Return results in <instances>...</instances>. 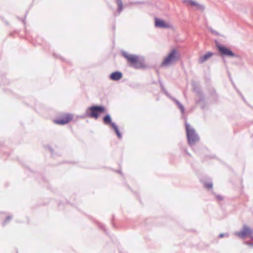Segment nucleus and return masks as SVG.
<instances>
[{
    "mask_svg": "<svg viewBox=\"0 0 253 253\" xmlns=\"http://www.w3.org/2000/svg\"><path fill=\"white\" fill-rule=\"evenodd\" d=\"M180 58V54L175 48L171 49L163 58L161 64L162 67H169L174 65Z\"/></svg>",
    "mask_w": 253,
    "mask_h": 253,
    "instance_id": "1",
    "label": "nucleus"
},
{
    "mask_svg": "<svg viewBox=\"0 0 253 253\" xmlns=\"http://www.w3.org/2000/svg\"><path fill=\"white\" fill-rule=\"evenodd\" d=\"M122 54L126 58L127 62L134 68L140 69L145 66L144 58L143 56L129 54L125 51H123Z\"/></svg>",
    "mask_w": 253,
    "mask_h": 253,
    "instance_id": "2",
    "label": "nucleus"
},
{
    "mask_svg": "<svg viewBox=\"0 0 253 253\" xmlns=\"http://www.w3.org/2000/svg\"><path fill=\"white\" fill-rule=\"evenodd\" d=\"M105 111V108L103 106H92L86 109L85 114L82 118L89 117L96 120L98 118L99 114L104 113Z\"/></svg>",
    "mask_w": 253,
    "mask_h": 253,
    "instance_id": "3",
    "label": "nucleus"
},
{
    "mask_svg": "<svg viewBox=\"0 0 253 253\" xmlns=\"http://www.w3.org/2000/svg\"><path fill=\"white\" fill-rule=\"evenodd\" d=\"M253 233V230L252 228L246 225H244L242 229L240 231L235 232L234 235L242 239H245L247 236H251V239L253 240V236H251ZM245 244L251 248L253 247V243L247 241Z\"/></svg>",
    "mask_w": 253,
    "mask_h": 253,
    "instance_id": "4",
    "label": "nucleus"
},
{
    "mask_svg": "<svg viewBox=\"0 0 253 253\" xmlns=\"http://www.w3.org/2000/svg\"><path fill=\"white\" fill-rule=\"evenodd\" d=\"M188 142L190 146H193L199 141V137L195 129L188 124L185 123Z\"/></svg>",
    "mask_w": 253,
    "mask_h": 253,
    "instance_id": "5",
    "label": "nucleus"
},
{
    "mask_svg": "<svg viewBox=\"0 0 253 253\" xmlns=\"http://www.w3.org/2000/svg\"><path fill=\"white\" fill-rule=\"evenodd\" d=\"M216 47L219 50L220 54L222 56H228V57H236V54H235L231 50H230L229 48L226 47L225 46H223V45L217 43L216 44Z\"/></svg>",
    "mask_w": 253,
    "mask_h": 253,
    "instance_id": "6",
    "label": "nucleus"
},
{
    "mask_svg": "<svg viewBox=\"0 0 253 253\" xmlns=\"http://www.w3.org/2000/svg\"><path fill=\"white\" fill-rule=\"evenodd\" d=\"M103 122L105 125H109L115 131L119 138H121L122 137V135L119 130L118 127L114 123L112 122L111 118L110 115H107L106 116H105L103 118Z\"/></svg>",
    "mask_w": 253,
    "mask_h": 253,
    "instance_id": "7",
    "label": "nucleus"
},
{
    "mask_svg": "<svg viewBox=\"0 0 253 253\" xmlns=\"http://www.w3.org/2000/svg\"><path fill=\"white\" fill-rule=\"evenodd\" d=\"M183 2L187 5L190 6L196 10L203 11L205 10V6L197 1L193 0H183Z\"/></svg>",
    "mask_w": 253,
    "mask_h": 253,
    "instance_id": "8",
    "label": "nucleus"
},
{
    "mask_svg": "<svg viewBox=\"0 0 253 253\" xmlns=\"http://www.w3.org/2000/svg\"><path fill=\"white\" fill-rule=\"evenodd\" d=\"M155 26L157 28L161 29H169L172 28V25L169 23L158 18H155Z\"/></svg>",
    "mask_w": 253,
    "mask_h": 253,
    "instance_id": "9",
    "label": "nucleus"
},
{
    "mask_svg": "<svg viewBox=\"0 0 253 253\" xmlns=\"http://www.w3.org/2000/svg\"><path fill=\"white\" fill-rule=\"evenodd\" d=\"M73 118V115L70 114H66L63 118L55 120L56 124L64 125L69 123Z\"/></svg>",
    "mask_w": 253,
    "mask_h": 253,
    "instance_id": "10",
    "label": "nucleus"
},
{
    "mask_svg": "<svg viewBox=\"0 0 253 253\" xmlns=\"http://www.w3.org/2000/svg\"><path fill=\"white\" fill-rule=\"evenodd\" d=\"M213 55V53L211 52H209L201 56L199 58V62L200 63H203L205 61H207L210 58H211Z\"/></svg>",
    "mask_w": 253,
    "mask_h": 253,
    "instance_id": "11",
    "label": "nucleus"
},
{
    "mask_svg": "<svg viewBox=\"0 0 253 253\" xmlns=\"http://www.w3.org/2000/svg\"><path fill=\"white\" fill-rule=\"evenodd\" d=\"M123 77L122 73L119 71L112 73L110 75V79L112 81H118Z\"/></svg>",
    "mask_w": 253,
    "mask_h": 253,
    "instance_id": "12",
    "label": "nucleus"
},
{
    "mask_svg": "<svg viewBox=\"0 0 253 253\" xmlns=\"http://www.w3.org/2000/svg\"><path fill=\"white\" fill-rule=\"evenodd\" d=\"M116 2L118 6V11L119 13H120L123 10V3L121 0H116Z\"/></svg>",
    "mask_w": 253,
    "mask_h": 253,
    "instance_id": "13",
    "label": "nucleus"
},
{
    "mask_svg": "<svg viewBox=\"0 0 253 253\" xmlns=\"http://www.w3.org/2000/svg\"><path fill=\"white\" fill-rule=\"evenodd\" d=\"M205 187L208 189H211L213 186L212 183L211 181H207L204 182Z\"/></svg>",
    "mask_w": 253,
    "mask_h": 253,
    "instance_id": "14",
    "label": "nucleus"
},
{
    "mask_svg": "<svg viewBox=\"0 0 253 253\" xmlns=\"http://www.w3.org/2000/svg\"><path fill=\"white\" fill-rule=\"evenodd\" d=\"M175 103L178 106L179 109L181 110V113L183 114L184 111V108L183 106L177 100H175Z\"/></svg>",
    "mask_w": 253,
    "mask_h": 253,
    "instance_id": "15",
    "label": "nucleus"
},
{
    "mask_svg": "<svg viewBox=\"0 0 253 253\" xmlns=\"http://www.w3.org/2000/svg\"><path fill=\"white\" fill-rule=\"evenodd\" d=\"M175 103L178 106L179 109L181 110V113L183 114L184 111V108L183 106L177 100H175Z\"/></svg>",
    "mask_w": 253,
    "mask_h": 253,
    "instance_id": "16",
    "label": "nucleus"
},
{
    "mask_svg": "<svg viewBox=\"0 0 253 253\" xmlns=\"http://www.w3.org/2000/svg\"><path fill=\"white\" fill-rule=\"evenodd\" d=\"M224 236H226L227 237H229V234H224V233H221L219 235V238H222Z\"/></svg>",
    "mask_w": 253,
    "mask_h": 253,
    "instance_id": "17",
    "label": "nucleus"
},
{
    "mask_svg": "<svg viewBox=\"0 0 253 253\" xmlns=\"http://www.w3.org/2000/svg\"><path fill=\"white\" fill-rule=\"evenodd\" d=\"M11 218H12V216H8L7 217L6 219H5V220L4 221L3 224H6L7 223V221L10 220V219H11Z\"/></svg>",
    "mask_w": 253,
    "mask_h": 253,
    "instance_id": "18",
    "label": "nucleus"
},
{
    "mask_svg": "<svg viewBox=\"0 0 253 253\" xmlns=\"http://www.w3.org/2000/svg\"><path fill=\"white\" fill-rule=\"evenodd\" d=\"M210 32L211 33H212L213 34H215V35H217L218 34V33L217 32H216L215 30H213L212 29H210Z\"/></svg>",
    "mask_w": 253,
    "mask_h": 253,
    "instance_id": "19",
    "label": "nucleus"
},
{
    "mask_svg": "<svg viewBox=\"0 0 253 253\" xmlns=\"http://www.w3.org/2000/svg\"><path fill=\"white\" fill-rule=\"evenodd\" d=\"M216 198L217 200H218L219 201L222 200L223 199V197L219 195L217 196Z\"/></svg>",
    "mask_w": 253,
    "mask_h": 253,
    "instance_id": "20",
    "label": "nucleus"
},
{
    "mask_svg": "<svg viewBox=\"0 0 253 253\" xmlns=\"http://www.w3.org/2000/svg\"><path fill=\"white\" fill-rule=\"evenodd\" d=\"M196 101H197V103H199L200 101V100H197Z\"/></svg>",
    "mask_w": 253,
    "mask_h": 253,
    "instance_id": "21",
    "label": "nucleus"
}]
</instances>
